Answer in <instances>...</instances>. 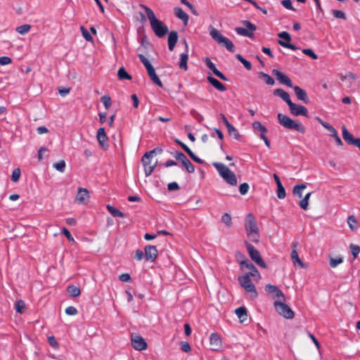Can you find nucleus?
<instances>
[{
  "label": "nucleus",
  "instance_id": "1",
  "mask_svg": "<svg viewBox=\"0 0 360 360\" xmlns=\"http://www.w3.org/2000/svg\"><path fill=\"white\" fill-rule=\"evenodd\" d=\"M141 6L145 10L149 20L150 26L155 35L162 38L168 32V27L160 20H158L152 9L141 4Z\"/></svg>",
  "mask_w": 360,
  "mask_h": 360
},
{
  "label": "nucleus",
  "instance_id": "2",
  "mask_svg": "<svg viewBox=\"0 0 360 360\" xmlns=\"http://www.w3.org/2000/svg\"><path fill=\"white\" fill-rule=\"evenodd\" d=\"M245 229L250 240L254 243H258L259 239V229L255 217L251 213L246 216Z\"/></svg>",
  "mask_w": 360,
  "mask_h": 360
},
{
  "label": "nucleus",
  "instance_id": "3",
  "mask_svg": "<svg viewBox=\"0 0 360 360\" xmlns=\"http://www.w3.org/2000/svg\"><path fill=\"white\" fill-rule=\"evenodd\" d=\"M162 149L155 148L148 152H146L142 157L141 161L144 167V172L146 176H150L157 165V160L153 161V156L156 153H161Z\"/></svg>",
  "mask_w": 360,
  "mask_h": 360
},
{
  "label": "nucleus",
  "instance_id": "4",
  "mask_svg": "<svg viewBox=\"0 0 360 360\" xmlns=\"http://www.w3.org/2000/svg\"><path fill=\"white\" fill-rule=\"evenodd\" d=\"M213 165L227 184L231 186L237 185L236 176L228 167L221 162H214Z\"/></svg>",
  "mask_w": 360,
  "mask_h": 360
},
{
  "label": "nucleus",
  "instance_id": "5",
  "mask_svg": "<svg viewBox=\"0 0 360 360\" xmlns=\"http://www.w3.org/2000/svg\"><path fill=\"white\" fill-rule=\"evenodd\" d=\"M210 34L214 41L219 44L225 46L230 52L235 51V46L233 42L227 37L223 36L217 29L210 26Z\"/></svg>",
  "mask_w": 360,
  "mask_h": 360
},
{
  "label": "nucleus",
  "instance_id": "6",
  "mask_svg": "<svg viewBox=\"0 0 360 360\" xmlns=\"http://www.w3.org/2000/svg\"><path fill=\"white\" fill-rule=\"evenodd\" d=\"M278 122L285 128L294 129L302 134L305 132V129L301 123H296L292 119L282 113L278 114Z\"/></svg>",
  "mask_w": 360,
  "mask_h": 360
},
{
  "label": "nucleus",
  "instance_id": "7",
  "mask_svg": "<svg viewBox=\"0 0 360 360\" xmlns=\"http://www.w3.org/2000/svg\"><path fill=\"white\" fill-rule=\"evenodd\" d=\"M138 57L145 66L150 79L160 87H162L163 84L160 78L156 75L155 70L150 61L143 54H139Z\"/></svg>",
  "mask_w": 360,
  "mask_h": 360
},
{
  "label": "nucleus",
  "instance_id": "8",
  "mask_svg": "<svg viewBox=\"0 0 360 360\" xmlns=\"http://www.w3.org/2000/svg\"><path fill=\"white\" fill-rule=\"evenodd\" d=\"M285 301L282 300L280 301H275L274 303L276 311L282 316L285 319H291L295 316L294 311L291 308L284 303Z\"/></svg>",
  "mask_w": 360,
  "mask_h": 360
},
{
  "label": "nucleus",
  "instance_id": "9",
  "mask_svg": "<svg viewBox=\"0 0 360 360\" xmlns=\"http://www.w3.org/2000/svg\"><path fill=\"white\" fill-rule=\"evenodd\" d=\"M245 245L252 260H253L259 266L264 269L266 268V265L263 261L259 252L248 241H245Z\"/></svg>",
  "mask_w": 360,
  "mask_h": 360
},
{
  "label": "nucleus",
  "instance_id": "10",
  "mask_svg": "<svg viewBox=\"0 0 360 360\" xmlns=\"http://www.w3.org/2000/svg\"><path fill=\"white\" fill-rule=\"evenodd\" d=\"M243 24L247 27H236L235 29L236 33L244 37H251L253 36V31L256 30V26L248 20H244Z\"/></svg>",
  "mask_w": 360,
  "mask_h": 360
},
{
  "label": "nucleus",
  "instance_id": "11",
  "mask_svg": "<svg viewBox=\"0 0 360 360\" xmlns=\"http://www.w3.org/2000/svg\"><path fill=\"white\" fill-rule=\"evenodd\" d=\"M131 345L134 349L142 351L147 349L146 340L138 334H132L131 338Z\"/></svg>",
  "mask_w": 360,
  "mask_h": 360
},
{
  "label": "nucleus",
  "instance_id": "12",
  "mask_svg": "<svg viewBox=\"0 0 360 360\" xmlns=\"http://www.w3.org/2000/svg\"><path fill=\"white\" fill-rule=\"evenodd\" d=\"M278 37L279 38L285 40V41L278 40V43L281 46H283L284 48L290 49L293 51L298 49V48L295 45L290 43V41L291 40V37L288 32H285V31L281 32L278 34Z\"/></svg>",
  "mask_w": 360,
  "mask_h": 360
},
{
  "label": "nucleus",
  "instance_id": "13",
  "mask_svg": "<svg viewBox=\"0 0 360 360\" xmlns=\"http://www.w3.org/2000/svg\"><path fill=\"white\" fill-rule=\"evenodd\" d=\"M241 256L244 257V260L239 261L241 268L245 267L250 270V272L247 274H249L252 277H257L258 279H260L261 276L257 268L248 261L244 255H241Z\"/></svg>",
  "mask_w": 360,
  "mask_h": 360
},
{
  "label": "nucleus",
  "instance_id": "14",
  "mask_svg": "<svg viewBox=\"0 0 360 360\" xmlns=\"http://www.w3.org/2000/svg\"><path fill=\"white\" fill-rule=\"evenodd\" d=\"M290 113L295 116L303 115L305 117L308 116V111L305 106L302 105H296L291 102L288 105Z\"/></svg>",
  "mask_w": 360,
  "mask_h": 360
},
{
  "label": "nucleus",
  "instance_id": "15",
  "mask_svg": "<svg viewBox=\"0 0 360 360\" xmlns=\"http://www.w3.org/2000/svg\"><path fill=\"white\" fill-rule=\"evenodd\" d=\"M145 259L149 262H154L158 257V250L155 245H146L144 248Z\"/></svg>",
  "mask_w": 360,
  "mask_h": 360
},
{
  "label": "nucleus",
  "instance_id": "16",
  "mask_svg": "<svg viewBox=\"0 0 360 360\" xmlns=\"http://www.w3.org/2000/svg\"><path fill=\"white\" fill-rule=\"evenodd\" d=\"M89 193L87 189L79 188L75 201L79 204L86 205L89 202Z\"/></svg>",
  "mask_w": 360,
  "mask_h": 360
},
{
  "label": "nucleus",
  "instance_id": "17",
  "mask_svg": "<svg viewBox=\"0 0 360 360\" xmlns=\"http://www.w3.org/2000/svg\"><path fill=\"white\" fill-rule=\"evenodd\" d=\"M272 73L276 76V79L281 84H285L288 87H292V83L291 79L286 75H285L281 71L274 69L272 70Z\"/></svg>",
  "mask_w": 360,
  "mask_h": 360
},
{
  "label": "nucleus",
  "instance_id": "18",
  "mask_svg": "<svg viewBox=\"0 0 360 360\" xmlns=\"http://www.w3.org/2000/svg\"><path fill=\"white\" fill-rule=\"evenodd\" d=\"M211 349L217 351L221 347L222 342L217 333H213L210 336Z\"/></svg>",
  "mask_w": 360,
  "mask_h": 360
},
{
  "label": "nucleus",
  "instance_id": "19",
  "mask_svg": "<svg viewBox=\"0 0 360 360\" xmlns=\"http://www.w3.org/2000/svg\"><path fill=\"white\" fill-rule=\"evenodd\" d=\"M206 65L207 66V68L212 71V72L217 76L219 78H220L221 79L224 80V81H227V78L226 77V76L222 73L220 71H219L217 70V68H216L215 65L211 61V60L209 58H205V60H204Z\"/></svg>",
  "mask_w": 360,
  "mask_h": 360
},
{
  "label": "nucleus",
  "instance_id": "20",
  "mask_svg": "<svg viewBox=\"0 0 360 360\" xmlns=\"http://www.w3.org/2000/svg\"><path fill=\"white\" fill-rule=\"evenodd\" d=\"M265 290L269 293L274 294L276 297L281 298L283 301H285L283 293L277 286L272 284H267L265 286Z\"/></svg>",
  "mask_w": 360,
  "mask_h": 360
},
{
  "label": "nucleus",
  "instance_id": "21",
  "mask_svg": "<svg viewBox=\"0 0 360 360\" xmlns=\"http://www.w3.org/2000/svg\"><path fill=\"white\" fill-rule=\"evenodd\" d=\"M97 139L101 145V146L103 148H106L108 146V138L105 132L104 128L101 127L98 130L97 132Z\"/></svg>",
  "mask_w": 360,
  "mask_h": 360
},
{
  "label": "nucleus",
  "instance_id": "22",
  "mask_svg": "<svg viewBox=\"0 0 360 360\" xmlns=\"http://www.w3.org/2000/svg\"><path fill=\"white\" fill-rule=\"evenodd\" d=\"M292 87L294 89V91H295V94L297 98L299 100L302 101L303 102L307 103L309 101V99H308V96H307L306 91L304 89H301L298 86H292Z\"/></svg>",
  "mask_w": 360,
  "mask_h": 360
},
{
  "label": "nucleus",
  "instance_id": "23",
  "mask_svg": "<svg viewBox=\"0 0 360 360\" xmlns=\"http://www.w3.org/2000/svg\"><path fill=\"white\" fill-rule=\"evenodd\" d=\"M174 14L175 15L181 20L184 24V25H187L188 22V15L180 7H176L174 8Z\"/></svg>",
  "mask_w": 360,
  "mask_h": 360
},
{
  "label": "nucleus",
  "instance_id": "24",
  "mask_svg": "<svg viewBox=\"0 0 360 360\" xmlns=\"http://www.w3.org/2000/svg\"><path fill=\"white\" fill-rule=\"evenodd\" d=\"M178 40V33L176 31H172L168 36V48L172 51Z\"/></svg>",
  "mask_w": 360,
  "mask_h": 360
},
{
  "label": "nucleus",
  "instance_id": "25",
  "mask_svg": "<svg viewBox=\"0 0 360 360\" xmlns=\"http://www.w3.org/2000/svg\"><path fill=\"white\" fill-rule=\"evenodd\" d=\"M274 95L281 98L288 105L292 102L289 94L282 89H276L274 91Z\"/></svg>",
  "mask_w": 360,
  "mask_h": 360
},
{
  "label": "nucleus",
  "instance_id": "26",
  "mask_svg": "<svg viewBox=\"0 0 360 360\" xmlns=\"http://www.w3.org/2000/svg\"><path fill=\"white\" fill-rule=\"evenodd\" d=\"M207 80L217 90L221 91H225L226 90V86L222 83H221L219 80H217L216 78H214L212 76H208Z\"/></svg>",
  "mask_w": 360,
  "mask_h": 360
},
{
  "label": "nucleus",
  "instance_id": "27",
  "mask_svg": "<svg viewBox=\"0 0 360 360\" xmlns=\"http://www.w3.org/2000/svg\"><path fill=\"white\" fill-rule=\"evenodd\" d=\"M235 313L241 323L245 322L248 319V314L245 307H240L235 310Z\"/></svg>",
  "mask_w": 360,
  "mask_h": 360
},
{
  "label": "nucleus",
  "instance_id": "28",
  "mask_svg": "<svg viewBox=\"0 0 360 360\" xmlns=\"http://www.w3.org/2000/svg\"><path fill=\"white\" fill-rule=\"evenodd\" d=\"M290 257L295 266H299L302 268L304 266V263L301 261L298 256L297 250H292Z\"/></svg>",
  "mask_w": 360,
  "mask_h": 360
},
{
  "label": "nucleus",
  "instance_id": "29",
  "mask_svg": "<svg viewBox=\"0 0 360 360\" xmlns=\"http://www.w3.org/2000/svg\"><path fill=\"white\" fill-rule=\"evenodd\" d=\"M342 138H343V139L348 144L351 145L352 142H353L352 141H354V139L353 135L347 130V129L346 128V127L345 125H343L342 127Z\"/></svg>",
  "mask_w": 360,
  "mask_h": 360
},
{
  "label": "nucleus",
  "instance_id": "30",
  "mask_svg": "<svg viewBox=\"0 0 360 360\" xmlns=\"http://www.w3.org/2000/svg\"><path fill=\"white\" fill-rule=\"evenodd\" d=\"M188 60V53H183L180 54V61L179 63V67L180 69L184 70H186L188 69L187 62Z\"/></svg>",
  "mask_w": 360,
  "mask_h": 360
},
{
  "label": "nucleus",
  "instance_id": "31",
  "mask_svg": "<svg viewBox=\"0 0 360 360\" xmlns=\"http://www.w3.org/2000/svg\"><path fill=\"white\" fill-rule=\"evenodd\" d=\"M347 222L352 231H356L358 229V221L354 215L349 216Z\"/></svg>",
  "mask_w": 360,
  "mask_h": 360
},
{
  "label": "nucleus",
  "instance_id": "32",
  "mask_svg": "<svg viewBox=\"0 0 360 360\" xmlns=\"http://www.w3.org/2000/svg\"><path fill=\"white\" fill-rule=\"evenodd\" d=\"M246 292L250 293L251 298L255 299L258 296L257 289L253 283L243 288Z\"/></svg>",
  "mask_w": 360,
  "mask_h": 360
},
{
  "label": "nucleus",
  "instance_id": "33",
  "mask_svg": "<svg viewBox=\"0 0 360 360\" xmlns=\"http://www.w3.org/2000/svg\"><path fill=\"white\" fill-rule=\"evenodd\" d=\"M238 280L240 285L243 288H244L246 285H248L251 283H253L250 279V276L249 274H245L242 276H239Z\"/></svg>",
  "mask_w": 360,
  "mask_h": 360
},
{
  "label": "nucleus",
  "instance_id": "34",
  "mask_svg": "<svg viewBox=\"0 0 360 360\" xmlns=\"http://www.w3.org/2000/svg\"><path fill=\"white\" fill-rule=\"evenodd\" d=\"M227 128L228 132L231 136H233L236 140L240 139V134H239L238 129L233 125L230 124Z\"/></svg>",
  "mask_w": 360,
  "mask_h": 360
},
{
  "label": "nucleus",
  "instance_id": "35",
  "mask_svg": "<svg viewBox=\"0 0 360 360\" xmlns=\"http://www.w3.org/2000/svg\"><path fill=\"white\" fill-rule=\"evenodd\" d=\"M67 291L69 293V295L73 297H77L79 296L81 294V290L79 288L75 286V285H69L67 288Z\"/></svg>",
  "mask_w": 360,
  "mask_h": 360
},
{
  "label": "nucleus",
  "instance_id": "36",
  "mask_svg": "<svg viewBox=\"0 0 360 360\" xmlns=\"http://www.w3.org/2000/svg\"><path fill=\"white\" fill-rule=\"evenodd\" d=\"M307 188V186L305 184H297L294 186L293 188V194L297 195L298 198L302 197V192L303 191Z\"/></svg>",
  "mask_w": 360,
  "mask_h": 360
},
{
  "label": "nucleus",
  "instance_id": "37",
  "mask_svg": "<svg viewBox=\"0 0 360 360\" xmlns=\"http://www.w3.org/2000/svg\"><path fill=\"white\" fill-rule=\"evenodd\" d=\"M117 77L120 80H123V79L131 80V76L129 74H128V72L126 71V70L123 67L120 68L118 70Z\"/></svg>",
  "mask_w": 360,
  "mask_h": 360
},
{
  "label": "nucleus",
  "instance_id": "38",
  "mask_svg": "<svg viewBox=\"0 0 360 360\" xmlns=\"http://www.w3.org/2000/svg\"><path fill=\"white\" fill-rule=\"evenodd\" d=\"M259 76L260 78H262L264 80V82H266V84H267L268 85L272 86L275 83L274 79L270 75H269L268 74H266L265 72H260L259 73Z\"/></svg>",
  "mask_w": 360,
  "mask_h": 360
},
{
  "label": "nucleus",
  "instance_id": "39",
  "mask_svg": "<svg viewBox=\"0 0 360 360\" xmlns=\"http://www.w3.org/2000/svg\"><path fill=\"white\" fill-rule=\"evenodd\" d=\"M236 58L245 66L248 70H252V64L250 62L245 59L240 54H236Z\"/></svg>",
  "mask_w": 360,
  "mask_h": 360
},
{
  "label": "nucleus",
  "instance_id": "40",
  "mask_svg": "<svg viewBox=\"0 0 360 360\" xmlns=\"http://www.w3.org/2000/svg\"><path fill=\"white\" fill-rule=\"evenodd\" d=\"M173 156L176 160L180 161L182 165L184 164V162L188 160V158H186V156L183 153H181L180 151H176L173 154Z\"/></svg>",
  "mask_w": 360,
  "mask_h": 360
},
{
  "label": "nucleus",
  "instance_id": "41",
  "mask_svg": "<svg viewBox=\"0 0 360 360\" xmlns=\"http://www.w3.org/2000/svg\"><path fill=\"white\" fill-rule=\"evenodd\" d=\"M65 162L64 160H60L58 162L53 164V167L60 172H64L65 169Z\"/></svg>",
  "mask_w": 360,
  "mask_h": 360
},
{
  "label": "nucleus",
  "instance_id": "42",
  "mask_svg": "<svg viewBox=\"0 0 360 360\" xmlns=\"http://www.w3.org/2000/svg\"><path fill=\"white\" fill-rule=\"evenodd\" d=\"M31 28L30 25H22L16 28V31L20 34H25Z\"/></svg>",
  "mask_w": 360,
  "mask_h": 360
},
{
  "label": "nucleus",
  "instance_id": "43",
  "mask_svg": "<svg viewBox=\"0 0 360 360\" xmlns=\"http://www.w3.org/2000/svg\"><path fill=\"white\" fill-rule=\"evenodd\" d=\"M252 127L255 130L259 131L260 132H267V129L259 122H253Z\"/></svg>",
  "mask_w": 360,
  "mask_h": 360
},
{
  "label": "nucleus",
  "instance_id": "44",
  "mask_svg": "<svg viewBox=\"0 0 360 360\" xmlns=\"http://www.w3.org/2000/svg\"><path fill=\"white\" fill-rule=\"evenodd\" d=\"M25 307V304L22 300H20L15 302V310L17 312H18L20 314H22Z\"/></svg>",
  "mask_w": 360,
  "mask_h": 360
},
{
  "label": "nucleus",
  "instance_id": "45",
  "mask_svg": "<svg viewBox=\"0 0 360 360\" xmlns=\"http://www.w3.org/2000/svg\"><path fill=\"white\" fill-rule=\"evenodd\" d=\"M182 165L186 168L188 173H193L195 172V166L188 159Z\"/></svg>",
  "mask_w": 360,
  "mask_h": 360
},
{
  "label": "nucleus",
  "instance_id": "46",
  "mask_svg": "<svg viewBox=\"0 0 360 360\" xmlns=\"http://www.w3.org/2000/svg\"><path fill=\"white\" fill-rule=\"evenodd\" d=\"M285 191L282 184L277 186V196L279 199H283L285 197Z\"/></svg>",
  "mask_w": 360,
  "mask_h": 360
},
{
  "label": "nucleus",
  "instance_id": "47",
  "mask_svg": "<svg viewBox=\"0 0 360 360\" xmlns=\"http://www.w3.org/2000/svg\"><path fill=\"white\" fill-rule=\"evenodd\" d=\"M82 34L83 37L87 41H92L93 38L90 33L88 32L87 30H86L83 26L80 27Z\"/></svg>",
  "mask_w": 360,
  "mask_h": 360
},
{
  "label": "nucleus",
  "instance_id": "48",
  "mask_svg": "<svg viewBox=\"0 0 360 360\" xmlns=\"http://www.w3.org/2000/svg\"><path fill=\"white\" fill-rule=\"evenodd\" d=\"M350 250L354 258L356 259L360 252V247L354 244H351Z\"/></svg>",
  "mask_w": 360,
  "mask_h": 360
},
{
  "label": "nucleus",
  "instance_id": "49",
  "mask_svg": "<svg viewBox=\"0 0 360 360\" xmlns=\"http://www.w3.org/2000/svg\"><path fill=\"white\" fill-rule=\"evenodd\" d=\"M20 176V169L19 168H16L13 170L12 174H11V180L13 182H17Z\"/></svg>",
  "mask_w": 360,
  "mask_h": 360
},
{
  "label": "nucleus",
  "instance_id": "50",
  "mask_svg": "<svg viewBox=\"0 0 360 360\" xmlns=\"http://www.w3.org/2000/svg\"><path fill=\"white\" fill-rule=\"evenodd\" d=\"M221 221L226 224L227 226H230L231 225V217L229 214L225 213L221 217Z\"/></svg>",
  "mask_w": 360,
  "mask_h": 360
},
{
  "label": "nucleus",
  "instance_id": "51",
  "mask_svg": "<svg viewBox=\"0 0 360 360\" xmlns=\"http://www.w3.org/2000/svg\"><path fill=\"white\" fill-rule=\"evenodd\" d=\"M302 53L312 59L316 60L318 58V56L314 53V51L311 49H304L302 50Z\"/></svg>",
  "mask_w": 360,
  "mask_h": 360
},
{
  "label": "nucleus",
  "instance_id": "52",
  "mask_svg": "<svg viewBox=\"0 0 360 360\" xmlns=\"http://www.w3.org/2000/svg\"><path fill=\"white\" fill-rule=\"evenodd\" d=\"M343 262L342 258H331L330 259V266L332 268H335L338 264H341Z\"/></svg>",
  "mask_w": 360,
  "mask_h": 360
},
{
  "label": "nucleus",
  "instance_id": "53",
  "mask_svg": "<svg viewBox=\"0 0 360 360\" xmlns=\"http://www.w3.org/2000/svg\"><path fill=\"white\" fill-rule=\"evenodd\" d=\"M333 15L335 18L346 20L345 13L340 10H333Z\"/></svg>",
  "mask_w": 360,
  "mask_h": 360
},
{
  "label": "nucleus",
  "instance_id": "54",
  "mask_svg": "<svg viewBox=\"0 0 360 360\" xmlns=\"http://www.w3.org/2000/svg\"><path fill=\"white\" fill-rule=\"evenodd\" d=\"M249 188V185L247 183H243L240 184L239 187V191L240 194L245 195L248 192Z\"/></svg>",
  "mask_w": 360,
  "mask_h": 360
},
{
  "label": "nucleus",
  "instance_id": "55",
  "mask_svg": "<svg viewBox=\"0 0 360 360\" xmlns=\"http://www.w3.org/2000/svg\"><path fill=\"white\" fill-rule=\"evenodd\" d=\"M134 259L137 261H141L143 259H145V252H143L142 250H137L136 252H135V255H134Z\"/></svg>",
  "mask_w": 360,
  "mask_h": 360
},
{
  "label": "nucleus",
  "instance_id": "56",
  "mask_svg": "<svg viewBox=\"0 0 360 360\" xmlns=\"http://www.w3.org/2000/svg\"><path fill=\"white\" fill-rule=\"evenodd\" d=\"M325 129L329 131L330 135L333 138L338 135L337 130L330 124H328V126L326 125Z\"/></svg>",
  "mask_w": 360,
  "mask_h": 360
},
{
  "label": "nucleus",
  "instance_id": "57",
  "mask_svg": "<svg viewBox=\"0 0 360 360\" xmlns=\"http://www.w3.org/2000/svg\"><path fill=\"white\" fill-rule=\"evenodd\" d=\"M101 101L103 102L105 109H108L111 105V99L109 96H103L101 98Z\"/></svg>",
  "mask_w": 360,
  "mask_h": 360
},
{
  "label": "nucleus",
  "instance_id": "58",
  "mask_svg": "<svg viewBox=\"0 0 360 360\" xmlns=\"http://www.w3.org/2000/svg\"><path fill=\"white\" fill-rule=\"evenodd\" d=\"M281 4L287 9L295 11V8L292 5L290 0H283Z\"/></svg>",
  "mask_w": 360,
  "mask_h": 360
},
{
  "label": "nucleus",
  "instance_id": "59",
  "mask_svg": "<svg viewBox=\"0 0 360 360\" xmlns=\"http://www.w3.org/2000/svg\"><path fill=\"white\" fill-rule=\"evenodd\" d=\"M65 313L68 315L74 316L77 314V309L72 306H70L65 309Z\"/></svg>",
  "mask_w": 360,
  "mask_h": 360
},
{
  "label": "nucleus",
  "instance_id": "60",
  "mask_svg": "<svg viewBox=\"0 0 360 360\" xmlns=\"http://www.w3.org/2000/svg\"><path fill=\"white\" fill-rule=\"evenodd\" d=\"M11 58L8 57V56H1L0 57V65H8L11 63Z\"/></svg>",
  "mask_w": 360,
  "mask_h": 360
},
{
  "label": "nucleus",
  "instance_id": "61",
  "mask_svg": "<svg viewBox=\"0 0 360 360\" xmlns=\"http://www.w3.org/2000/svg\"><path fill=\"white\" fill-rule=\"evenodd\" d=\"M167 188L169 191H173L179 190L180 188V187L176 182L174 181V182H171L168 184Z\"/></svg>",
  "mask_w": 360,
  "mask_h": 360
},
{
  "label": "nucleus",
  "instance_id": "62",
  "mask_svg": "<svg viewBox=\"0 0 360 360\" xmlns=\"http://www.w3.org/2000/svg\"><path fill=\"white\" fill-rule=\"evenodd\" d=\"M300 207L304 210H308L309 201H307V198H303L299 202Z\"/></svg>",
  "mask_w": 360,
  "mask_h": 360
},
{
  "label": "nucleus",
  "instance_id": "63",
  "mask_svg": "<svg viewBox=\"0 0 360 360\" xmlns=\"http://www.w3.org/2000/svg\"><path fill=\"white\" fill-rule=\"evenodd\" d=\"M119 278L122 282H129L131 281V276L127 273L120 275Z\"/></svg>",
  "mask_w": 360,
  "mask_h": 360
},
{
  "label": "nucleus",
  "instance_id": "64",
  "mask_svg": "<svg viewBox=\"0 0 360 360\" xmlns=\"http://www.w3.org/2000/svg\"><path fill=\"white\" fill-rule=\"evenodd\" d=\"M181 349L184 352H189L191 351V346L187 342H182Z\"/></svg>",
  "mask_w": 360,
  "mask_h": 360
}]
</instances>
